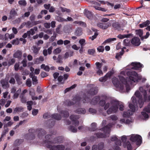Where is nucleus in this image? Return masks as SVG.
<instances>
[{"label":"nucleus","mask_w":150,"mask_h":150,"mask_svg":"<svg viewBox=\"0 0 150 150\" xmlns=\"http://www.w3.org/2000/svg\"><path fill=\"white\" fill-rule=\"evenodd\" d=\"M29 133L26 134V138L27 139L32 140L35 138V133L38 134V136L40 139H42L44 135L46 134L45 131L42 129L38 128L36 129H30L28 130Z\"/></svg>","instance_id":"f257e3e1"},{"label":"nucleus","mask_w":150,"mask_h":150,"mask_svg":"<svg viewBox=\"0 0 150 150\" xmlns=\"http://www.w3.org/2000/svg\"><path fill=\"white\" fill-rule=\"evenodd\" d=\"M119 77L121 83L118 79L116 78L113 79L112 80V82L114 85L116 87L119 88L121 91H123L124 89V85H125L127 92H128L130 90V86L128 83L127 80L123 76H119Z\"/></svg>","instance_id":"f03ea898"},{"label":"nucleus","mask_w":150,"mask_h":150,"mask_svg":"<svg viewBox=\"0 0 150 150\" xmlns=\"http://www.w3.org/2000/svg\"><path fill=\"white\" fill-rule=\"evenodd\" d=\"M110 104L111 106L108 109L107 112L108 114L109 115L112 112L115 113L117 111L118 106H119V109L120 111L124 110V105L122 103H120L118 101L113 100L111 101Z\"/></svg>","instance_id":"7ed1b4c3"},{"label":"nucleus","mask_w":150,"mask_h":150,"mask_svg":"<svg viewBox=\"0 0 150 150\" xmlns=\"http://www.w3.org/2000/svg\"><path fill=\"white\" fill-rule=\"evenodd\" d=\"M112 126V125L111 123H109L103 128H102L100 130L103 131L104 133L98 132L95 133L94 134L96 135L98 138H105L107 135V134H109L110 132V128ZM109 136V135H108Z\"/></svg>","instance_id":"20e7f679"},{"label":"nucleus","mask_w":150,"mask_h":150,"mask_svg":"<svg viewBox=\"0 0 150 150\" xmlns=\"http://www.w3.org/2000/svg\"><path fill=\"white\" fill-rule=\"evenodd\" d=\"M127 75L129 77V79L130 81L138 82L141 79V77L135 71H128L127 72Z\"/></svg>","instance_id":"39448f33"},{"label":"nucleus","mask_w":150,"mask_h":150,"mask_svg":"<svg viewBox=\"0 0 150 150\" xmlns=\"http://www.w3.org/2000/svg\"><path fill=\"white\" fill-rule=\"evenodd\" d=\"M100 100V97L99 96H96L91 100L90 98L85 96L83 97V103L90 102L91 104L95 105L98 103Z\"/></svg>","instance_id":"423d86ee"},{"label":"nucleus","mask_w":150,"mask_h":150,"mask_svg":"<svg viewBox=\"0 0 150 150\" xmlns=\"http://www.w3.org/2000/svg\"><path fill=\"white\" fill-rule=\"evenodd\" d=\"M130 140L132 142H135L137 145L139 146L142 142V137L139 135L133 134L131 135Z\"/></svg>","instance_id":"0eeeda50"},{"label":"nucleus","mask_w":150,"mask_h":150,"mask_svg":"<svg viewBox=\"0 0 150 150\" xmlns=\"http://www.w3.org/2000/svg\"><path fill=\"white\" fill-rule=\"evenodd\" d=\"M129 106L132 110H129L127 111L124 112L123 115V116L124 117H128L130 115H132L133 113L135 111V107L134 105L131 103H130L129 105Z\"/></svg>","instance_id":"6e6552de"},{"label":"nucleus","mask_w":150,"mask_h":150,"mask_svg":"<svg viewBox=\"0 0 150 150\" xmlns=\"http://www.w3.org/2000/svg\"><path fill=\"white\" fill-rule=\"evenodd\" d=\"M79 117V115H71L69 117L70 119L73 122V124L76 127L79 124V122L78 119Z\"/></svg>","instance_id":"1a4fd4ad"},{"label":"nucleus","mask_w":150,"mask_h":150,"mask_svg":"<svg viewBox=\"0 0 150 150\" xmlns=\"http://www.w3.org/2000/svg\"><path fill=\"white\" fill-rule=\"evenodd\" d=\"M135 95L138 99V103L139 105L140 108H142L144 104L142 96L141 95L139 91H136L135 93Z\"/></svg>","instance_id":"9d476101"},{"label":"nucleus","mask_w":150,"mask_h":150,"mask_svg":"<svg viewBox=\"0 0 150 150\" xmlns=\"http://www.w3.org/2000/svg\"><path fill=\"white\" fill-rule=\"evenodd\" d=\"M18 11V8H12L10 11L9 15L8 17V20L14 19L15 18L16 16H18L17 11Z\"/></svg>","instance_id":"9b49d317"},{"label":"nucleus","mask_w":150,"mask_h":150,"mask_svg":"<svg viewBox=\"0 0 150 150\" xmlns=\"http://www.w3.org/2000/svg\"><path fill=\"white\" fill-rule=\"evenodd\" d=\"M131 43L134 46H138L141 43L140 39L139 38L135 37L132 39Z\"/></svg>","instance_id":"f8f14e48"},{"label":"nucleus","mask_w":150,"mask_h":150,"mask_svg":"<svg viewBox=\"0 0 150 150\" xmlns=\"http://www.w3.org/2000/svg\"><path fill=\"white\" fill-rule=\"evenodd\" d=\"M111 25V24L110 23H99L97 24L98 27L103 30L107 29Z\"/></svg>","instance_id":"ddd939ff"},{"label":"nucleus","mask_w":150,"mask_h":150,"mask_svg":"<svg viewBox=\"0 0 150 150\" xmlns=\"http://www.w3.org/2000/svg\"><path fill=\"white\" fill-rule=\"evenodd\" d=\"M131 64L133 66L132 69L134 70H138L139 68L143 67V65L139 62H132Z\"/></svg>","instance_id":"4468645a"},{"label":"nucleus","mask_w":150,"mask_h":150,"mask_svg":"<svg viewBox=\"0 0 150 150\" xmlns=\"http://www.w3.org/2000/svg\"><path fill=\"white\" fill-rule=\"evenodd\" d=\"M115 145L113 147V149H109L108 150H120V149L118 146L121 145V141L120 139H117L115 142Z\"/></svg>","instance_id":"2eb2a0df"},{"label":"nucleus","mask_w":150,"mask_h":150,"mask_svg":"<svg viewBox=\"0 0 150 150\" xmlns=\"http://www.w3.org/2000/svg\"><path fill=\"white\" fill-rule=\"evenodd\" d=\"M63 137L62 136H59L54 139V142H52V144L61 143L63 142Z\"/></svg>","instance_id":"dca6fc26"},{"label":"nucleus","mask_w":150,"mask_h":150,"mask_svg":"<svg viewBox=\"0 0 150 150\" xmlns=\"http://www.w3.org/2000/svg\"><path fill=\"white\" fill-rule=\"evenodd\" d=\"M83 33V30L81 28L78 27L77 28L74 32V35L77 36L81 35Z\"/></svg>","instance_id":"f3484780"},{"label":"nucleus","mask_w":150,"mask_h":150,"mask_svg":"<svg viewBox=\"0 0 150 150\" xmlns=\"http://www.w3.org/2000/svg\"><path fill=\"white\" fill-rule=\"evenodd\" d=\"M97 93V88L96 87L91 88L88 91V93L91 95H94Z\"/></svg>","instance_id":"a211bd4d"},{"label":"nucleus","mask_w":150,"mask_h":150,"mask_svg":"<svg viewBox=\"0 0 150 150\" xmlns=\"http://www.w3.org/2000/svg\"><path fill=\"white\" fill-rule=\"evenodd\" d=\"M51 118L57 120H61L62 118L61 115L57 113H54L51 115Z\"/></svg>","instance_id":"6ab92c4d"},{"label":"nucleus","mask_w":150,"mask_h":150,"mask_svg":"<svg viewBox=\"0 0 150 150\" xmlns=\"http://www.w3.org/2000/svg\"><path fill=\"white\" fill-rule=\"evenodd\" d=\"M139 90L141 92L143 93V95L144 96V100H146L147 94L146 91L143 88L142 86L139 87Z\"/></svg>","instance_id":"aec40b11"},{"label":"nucleus","mask_w":150,"mask_h":150,"mask_svg":"<svg viewBox=\"0 0 150 150\" xmlns=\"http://www.w3.org/2000/svg\"><path fill=\"white\" fill-rule=\"evenodd\" d=\"M74 112L78 114H84L86 112V111L84 108H79L76 110Z\"/></svg>","instance_id":"412c9836"},{"label":"nucleus","mask_w":150,"mask_h":150,"mask_svg":"<svg viewBox=\"0 0 150 150\" xmlns=\"http://www.w3.org/2000/svg\"><path fill=\"white\" fill-rule=\"evenodd\" d=\"M84 14L88 19H91L93 17V14L91 12L86 10L85 9L84 11Z\"/></svg>","instance_id":"4be33fe9"},{"label":"nucleus","mask_w":150,"mask_h":150,"mask_svg":"<svg viewBox=\"0 0 150 150\" xmlns=\"http://www.w3.org/2000/svg\"><path fill=\"white\" fill-rule=\"evenodd\" d=\"M1 83L3 88L6 89L9 87L8 82L5 80H2L1 81Z\"/></svg>","instance_id":"5701e85b"},{"label":"nucleus","mask_w":150,"mask_h":150,"mask_svg":"<svg viewBox=\"0 0 150 150\" xmlns=\"http://www.w3.org/2000/svg\"><path fill=\"white\" fill-rule=\"evenodd\" d=\"M112 26L115 30H120L121 28V26L119 22H115L112 23Z\"/></svg>","instance_id":"b1692460"},{"label":"nucleus","mask_w":150,"mask_h":150,"mask_svg":"<svg viewBox=\"0 0 150 150\" xmlns=\"http://www.w3.org/2000/svg\"><path fill=\"white\" fill-rule=\"evenodd\" d=\"M22 53L21 52L20 50L16 51L14 54V57L20 59L22 57Z\"/></svg>","instance_id":"393cba45"},{"label":"nucleus","mask_w":150,"mask_h":150,"mask_svg":"<svg viewBox=\"0 0 150 150\" xmlns=\"http://www.w3.org/2000/svg\"><path fill=\"white\" fill-rule=\"evenodd\" d=\"M91 127L88 128V130L91 132L94 131L97 129V124L96 123L93 122L92 123L91 125Z\"/></svg>","instance_id":"a878e982"},{"label":"nucleus","mask_w":150,"mask_h":150,"mask_svg":"<svg viewBox=\"0 0 150 150\" xmlns=\"http://www.w3.org/2000/svg\"><path fill=\"white\" fill-rule=\"evenodd\" d=\"M37 27L35 26L33 28H31L29 30L27 31V33L30 36V35H33L35 33V31H37Z\"/></svg>","instance_id":"bb28decb"},{"label":"nucleus","mask_w":150,"mask_h":150,"mask_svg":"<svg viewBox=\"0 0 150 150\" xmlns=\"http://www.w3.org/2000/svg\"><path fill=\"white\" fill-rule=\"evenodd\" d=\"M52 135H50V134H47L45 136V138L46 139V140H45L44 141L45 143H50L51 144H52V142L49 141V140L52 137Z\"/></svg>","instance_id":"cd10ccee"},{"label":"nucleus","mask_w":150,"mask_h":150,"mask_svg":"<svg viewBox=\"0 0 150 150\" xmlns=\"http://www.w3.org/2000/svg\"><path fill=\"white\" fill-rule=\"evenodd\" d=\"M14 77L18 84H21L22 83V82L21 81V79L20 78V75L18 73L15 74Z\"/></svg>","instance_id":"c85d7f7f"},{"label":"nucleus","mask_w":150,"mask_h":150,"mask_svg":"<svg viewBox=\"0 0 150 150\" xmlns=\"http://www.w3.org/2000/svg\"><path fill=\"white\" fill-rule=\"evenodd\" d=\"M150 24V22L149 20H147L145 22H143L141 24L139 25V26L140 28H143L144 27H146L149 25Z\"/></svg>","instance_id":"c756f323"},{"label":"nucleus","mask_w":150,"mask_h":150,"mask_svg":"<svg viewBox=\"0 0 150 150\" xmlns=\"http://www.w3.org/2000/svg\"><path fill=\"white\" fill-rule=\"evenodd\" d=\"M60 114L62 115V116L64 117H68L69 115V113L68 111L65 110L61 111L59 112Z\"/></svg>","instance_id":"7c9ffc66"},{"label":"nucleus","mask_w":150,"mask_h":150,"mask_svg":"<svg viewBox=\"0 0 150 150\" xmlns=\"http://www.w3.org/2000/svg\"><path fill=\"white\" fill-rule=\"evenodd\" d=\"M81 98L79 96H76L73 98V100L75 102V103H79L80 101L81 100Z\"/></svg>","instance_id":"2f4dec72"},{"label":"nucleus","mask_w":150,"mask_h":150,"mask_svg":"<svg viewBox=\"0 0 150 150\" xmlns=\"http://www.w3.org/2000/svg\"><path fill=\"white\" fill-rule=\"evenodd\" d=\"M23 108L22 107L16 108L13 110V113H16L19 112H22L23 111Z\"/></svg>","instance_id":"473e14b6"},{"label":"nucleus","mask_w":150,"mask_h":150,"mask_svg":"<svg viewBox=\"0 0 150 150\" xmlns=\"http://www.w3.org/2000/svg\"><path fill=\"white\" fill-rule=\"evenodd\" d=\"M131 34H129L127 35H121V34L119 35L117 37L120 39H122L125 38H128L132 36Z\"/></svg>","instance_id":"72a5a7b5"},{"label":"nucleus","mask_w":150,"mask_h":150,"mask_svg":"<svg viewBox=\"0 0 150 150\" xmlns=\"http://www.w3.org/2000/svg\"><path fill=\"white\" fill-rule=\"evenodd\" d=\"M135 32L137 35H138L141 38L143 34V30L142 29L136 30Z\"/></svg>","instance_id":"f704fd0d"},{"label":"nucleus","mask_w":150,"mask_h":150,"mask_svg":"<svg viewBox=\"0 0 150 150\" xmlns=\"http://www.w3.org/2000/svg\"><path fill=\"white\" fill-rule=\"evenodd\" d=\"M65 105L68 106H70L74 104V103L69 100H66L64 102Z\"/></svg>","instance_id":"c9c22d12"},{"label":"nucleus","mask_w":150,"mask_h":150,"mask_svg":"<svg viewBox=\"0 0 150 150\" xmlns=\"http://www.w3.org/2000/svg\"><path fill=\"white\" fill-rule=\"evenodd\" d=\"M40 48L39 47H37L36 46H33L32 47V50L33 51V52L36 55L38 53Z\"/></svg>","instance_id":"e433bc0d"},{"label":"nucleus","mask_w":150,"mask_h":150,"mask_svg":"<svg viewBox=\"0 0 150 150\" xmlns=\"http://www.w3.org/2000/svg\"><path fill=\"white\" fill-rule=\"evenodd\" d=\"M21 92V89L19 88L18 90L13 95V98L14 99H16L17 98Z\"/></svg>","instance_id":"4c0bfd02"},{"label":"nucleus","mask_w":150,"mask_h":150,"mask_svg":"<svg viewBox=\"0 0 150 150\" xmlns=\"http://www.w3.org/2000/svg\"><path fill=\"white\" fill-rule=\"evenodd\" d=\"M116 39L115 38H109L105 41L102 44L103 45H105L106 43H109L112 41L116 40Z\"/></svg>","instance_id":"58836bf2"},{"label":"nucleus","mask_w":150,"mask_h":150,"mask_svg":"<svg viewBox=\"0 0 150 150\" xmlns=\"http://www.w3.org/2000/svg\"><path fill=\"white\" fill-rule=\"evenodd\" d=\"M47 147L50 150H57V145H52L50 144L47 145Z\"/></svg>","instance_id":"ea45409f"},{"label":"nucleus","mask_w":150,"mask_h":150,"mask_svg":"<svg viewBox=\"0 0 150 150\" xmlns=\"http://www.w3.org/2000/svg\"><path fill=\"white\" fill-rule=\"evenodd\" d=\"M20 98H21V102L23 103H25L27 100L26 98L24 96V95L21 93L20 96Z\"/></svg>","instance_id":"a19ab883"},{"label":"nucleus","mask_w":150,"mask_h":150,"mask_svg":"<svg viewBox=\"0 0 150 150\" xmlns=\"http://www.w3.org/2000/svg\"><path fill=\"white\" fill-rule=\"evenodd\" d=\"M41 69H43L45 70L49 71L50 69V68L48 66H45V64H43L41 66Z\"/></svg>","instance_id":"79ce46f5"},{"label":"nucleus","mask_w":150,"mask_h":150,"mask_svg":"<svg viewBox=\"0 0 150 150\" xmlns=\"http://www.w3.org/2000/svg\"><path fill=\"white\" fill-rule=\"evenodd\" d=\"M125 145L126 146V147H127V150H132V146L129 142L127 141V142L125 143Z\"/></svg>","instance_id":"37998d69"},{"label":"nucleus","mask_w":150,"mask_h":150,"mask_svg":"<svg viewBox=\"0 0 150 150\" xmlns=\"http://www.w3.org/2000/svg\"><path fill=\"white\" fill-rule=\"evenodd\" d=\"M104 147V143L103 142L99 143L98 145V150H102Z\"/></svg>","instance_id":"c03bdc74"},{"label":"nucleus","mask_w":150,"mask_h":150,"mask_svg":"<svg viewBox=\"0 0 150 150\" xmlns=\"http://www.w3.org/2000/svg\"><path fill=\"white\" fill-rule=\"evenodd\" d=\"M68 128L69 130L75 133L77 132V129L72 125L69 126Z\"/></svg>","instance_id":"a18cd8bd"},{"label":"nucleus","mask_w":150,"mask_h":150,"mask_svg":"<svg viewBox=\"0 0 150 150\" xmlns=\"http://www.w3.org/2000/svg\"><path fill=\"white\" fill-rule=\"evenodd\" d=\"M18 3L21 6H25L27 5V2L25 0H20L18 1Z\"/></svg>","instance_id":"49530a36"},{"label":"nucleus","mask_w":150,"mask_h":150,"mask_svg":"<svg viewBox=\"0 0 150 150\" xmlns=\"http://www.w3.org/2000/svg\"><path fill=\"white\" fill-rule=\"evenodd\" d=\"M123 43L125 46H129L130 45V40L128 39H125L123 40Z\"/></svg>","instance_id":"de8ad7c7"},{"label":"nucleus","mask_w":150,"mask_h":150,"mask_svg":"<svg viewBox=\"0 0 150 150\" xmlns=\"http://www.w3.org/2000/svg\"><path fill=\"white\" fill-rule=\"evenodd\" d=\"M21 139H16V140H15L14 143L13 144L14 146H16L19 145L21 144Z\"/></svg>","instance_id":"09e8293b"},{"label":"nucleus","mask_w":150,"mask_h":150,"mask_svg":"<svg viewBox=\"0 0 150 150\" xmlns=\"http://www.w3.org/2000/svg\"><path fill=\"white\" fill-rule=\"evenodd\" d=\"M51 115L50 113H45L43 115V117L45 119L50 118V117L51 118Z\"/></svg>","instance_id":"8fccbe9b"},{"label":"nucleus","mask_w":150,"mask_h":150,"mask_svg":"<svg viewBox=\"0 0 150 150\" xmlns=\"http://www.w3.org/2000/svg\"><path fill=\"white\" fill-rule=\"evenodd\" d=\"M65 148L64 146L62 144L57 145V150H64Z\"/></svg>","instance_id":"3c124183"},{"label":"nucleus","mask_w":150,"mask_h":150,"mask_svg":"<svg viewBox=\"0 0 150 150\" xmlns=\"http://www.w3.org/2000/svg\"><path fill=\"white\" fill-rule=\"evenodd\" d=\"M56 62L57 63H63V61H62V56L61 55H58V57L57 58V59Z\"/></svg>","instance_id":"603ef678"},{"label":"nucleus","mask_w":150,"mask_h":150,"mask_svg":"<svg viewBox=\"0 0 150 150\" xmlns=\"http://www.w3.org/2000/svg\"><path fill=\"white\" fill-rule=\"evenodd\" d=\"M74 23L75 24H78L79 25H82L84 26H86V24L85 23L81 21H75Z\"/></svg>","instance_id":"864d4df0"},{"label":"nucleus","mask_w":150,"mask_h":150,"mask_svg":"<svg viewBox=\"0 0 150 150\" xmlns=\"http://www.w3.org/2000/svg\"><path fill=\"white\" fill-rule=\"evenodd\" d=\"M98 35V33L97 32L95 33L94 35L92 36L91 37H89V39H91L92 40H93L94 39H96L97 36Z\"/></svg>","instance_id":"5fc2aeb1"},{"label":"nucleus","mask_w":150,"mask_h":150,"mask_svg":"<svg viewBox=\"0 0 150 150\" xmlns=\"http://www.w3.org/2000/svg\"><path fill=\"white\" fill-rule=\"evenodd\" d=\"M61 51V50L59 48H57L53 51V53L54 54H57L59 53Z\"/></svg>","instance_id":"6e6d98bb"},{"label":"nucleus","mask_w":150,"mask_h":150,"mask_svg":"<svg viewBox=\"0 0 150 150\" xmlns=\"http://www.w3.org/2000/svg\"><path fill=\"white\" fill-rule=\"evenodd\" d=\"M96 52L95 49H88V53L90 55H93Z\"/></svg>","instance_id":"4d7b16f0"},{"label":"nucleus","mask_w":150,"mask_h":150,"mask_svg":"<svg viewBox=\"0 0 150 150\" xmlns=\"http://www.w3.org/2000/svg\"><path fill=\"white\" fill-rule=\"evenodd\" d=\"M32 79L33 84L34 85L38 83V80L36 76L33 77L32 78Z\"/></svg>","instance_id":"13d9d810"},{"label":"nucleus","mask_w":150,"mask_h":150,"mask_svg":"<svg viewBox=\"0 0 150 150\" xmlns=\"http://www.w3.org/2000/svg\"><path fill=\"white\" fill-rule=\"evenodd\" d=\"M26 84L29 87H30L31 86L32 83L30 79H27L26 82Z\"/></svg>","instance_id":"bf43d9fd"},{"label":"nucleus","mask_w":150,"mask_h":150,"mask_svg":"<svg viewBox=\"0 0 150 150\" xmlns=\"http://www.w3.org/2000/svg\"><path fill=\"white\" fill-rule=\"evenodd\" d=\"M143 111L146 112L148 113H150V107L149 105L145 107L143 109Z\"/></svg>","instance_id":"052dcab7"},{"label":"nucleus","mask_w":150,"mask_h":150,"mask_svg":"<svg viewBox=\"0 0 150 150\" xmlns=\"http://www.w3.org/2000/svg\"><path fill=\"white\" fill-rule=\"evenodd\" d=\"M12 43L13 45H18L19 43V41L17 38L12 40Z\"/></svg>","instance_id":"680f3d73"},{"label":"nucleus","mask_w":150,"mask_h":150,"mask_svg":"<svg viewBox=\"0 0 150 150\" xmlns=\"http://www.w3.org/2000/svg\"><path fill=\"white\" fill-rule=\"evenodd\" d=\"M123 53L122 52H120L119 53H118L116 54L115 56V58L117 59H118L119 58H120L121 57V56L123 55Z\"/></svg>","instance_id":"e2e57ef3"},{"label":"nucleus","mask_w":150,"mask_h":150,"mask_svg":"<svg viewBox=\"0 0 150 150\" xmlns=\"http://www.w3.org/2000/svg\"><path fill=\"white\" fill-rule=\"evenodd\" d=\"M93 7L97 10L101 11H107V9H105L104 8L97 7L96 6H93Z\"/></svg>","instance_id":"0e129e2a"},{"label":"nucleus","mask_w":150,"mask_h":150,"mask_svg":"<svg viewBox=\"0 0 150 150\" xmlns=\"http://www.w3.org/2000/svg\"><path fill=\"white\" fill-rule=\"evenodd\" d=\"M108 79V78L105 75L104 76L99 78V81L100 82H105Z\"/></svg>","instance_id":"69168bd1"},{"label":"nucleus","mask_w":150,"mask_h":150,"mask_svg":"<svg viewBox=\"0 0 150 150\" xmlns=\"http://www.w3.org/2000/svg\"><path fill=\"white\" fill-rule=\"evenodd\" d=\"M104 48L103 46H100L98 47L97 50L99 52H103L104 51Z\"/></svg>","instance_id":"338daca9"},{"label":"nucleus","mask_w":150,"mask_h":150,"mask_svg":"<svg viewBox=\"0 0 150 150\" xmlns=\"http://www.w3.org/2000/svg\"><path fill=\"white\" fill-rule=\"evenodd\" d=\"M106 102L105 100H100L99 103V104L100 105L103 107L105 104Z\"/></svg>","instance_id":"774afa93"}]
</instances>
